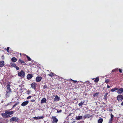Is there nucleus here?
Instances as JSON below:
<instances>
[{
	"instance_id": "f257e3e1",
	"label": "nucleus",
	"mask_w": 123,
	"mask_h": 123,
	"mask_svg": "<svg viewBox=\"0 0 123 123\" xmlns=\"http://www.w3.org/2000/svg\"><path fill=\"white\" fill-rule=\"evenodd\" d=\"M11 85L10 84H8L7 85L6 91V92L5 97L6 98L9 97L11 93L12 92V90L10 87Z\"/></svg>"
},
{
	"instance_id": "f03ea898",
	"label": "nucleus",
	"mask_w": 123,
	"mask_h": 123,
	"mask_svg": "<svg viewBox=\"0 0 123 123\" xmlns=\"http://www.w3.org/2000/svg\"><path fill=\"white\" fill-rule=\"evenodd\" d=\"M18 75L21 77H24L25 76V73L23 70H21L20 72L18 73Z\"/></svg>"
},
{
	"instance_id": "7ed1b4c3",
	"label": "nucleus",
	"mask_w": 123,
	"mask_h": 123,
	"mask_svg": "<svg viewBox=\"0 0 123 123\" xmlns=\"http://www.w3.org/2000/svg\"><path fill=\"white\" fill-rule=\"evenodd\" d=\"M117 98L119 101L121 102L123 99V96L121 95H118L117 97Z\"/></svg>"
},
{
	"instance_id": "20e7f679",
	"label": "nucleus",
	"mask_w": 123,
	"mask_h": 123,
	"mask_svg": "<svg viewBox=\"0 0 123 123\" xmlns=\"http://www.w3.org/2000/svg\"><path fill=\"white\" fill-rule=\"evenodd\" d=\"M18 118L16 117H12L10 120L9 121L11 122L12 121H15V122H18Z\"/></svg>"
},
{
	"instance_id": "39448f33",
	"label": "nucleus",
	"mask_w": 123,
	"mask_h": 123,
	"mask_svg": "<svg viewBox=\"0 0 123 123\" xmlns=\"http://www.w3.org/2000/svg\"><path fill=\"white\" fill-rule=\"evenodd\" d=\"M52 119L53 120V123H56L58 121V119L55 116L52 117Z\"/></svg>"
},
{
	"instance_id": "423d86ee",
	"label": "nucleus",
	"mask_w": 123,
	"mask_h": 123,
	"mask_svg": "<svg viewBox=\"0 0 123 123\" xmlns=\"http://www.w3.org/2000/svg\"><path fill=\"white\" fill-rule=\"evenodd\" d=\"M92 116V115L88 114H86L85 115L83 116L84 119L86 118H88L91 117Z\"/></svg>"
},
{
	"instance_id": "0eeeda50",
	"label": "nucleus",
	"mask_w": 123,
	"mask_h": 123,
	"mask_svg": "<svg viewBox=\"0 0 123 123\" xmlns=\"http://www.w3.org/2000/svg\"><path fill=\"white\" fill-rule=\"evenodd\" d=\"M5 112L8 115H12L14 113V112L13 111H9L7 110L5 111Z\"/></svg>"
},
{
	"instance_id": "6e6552de",
	"label": "nucleus",
	"mask_w": 123,
	"mask_h": 123,
	"mask_svg": "<svg viewBox=\"0 0 123 123\" xmlns=\"http://www.w3.org/2000/svg\"><path fill=\"white\" fill-rule=\"evenodd\" d=\"M117 92L118 94H121L123 92V88H120L118 89V91Z\"/></svg>"
},
{
	"instance_id": "1a4fd4ad",
	"label": "nucleus",
	"mask_w": 123,
	"mask_h": 123,
	"mask_svg": "<svg viewBox=\"0 0 123 123\" xmlns=\"http://www.w3.org/2000/svg\"><path fill=\"white\" fill-rule=\"evenodd\" d=\"M37 85V84L34 82L32 83L31 84V87L32 88L34 89L35 90L36 89V87Z\"/></svg>"
},
{
	"instance_id": "9d476101",
	"label": "nucleus",
	"mask_w": 123,
	"mask_h": 123,
	"mask_svg": "<svg viewBox=\"0 0 123 123\" xmlns=\"http://www.w3.org/2000/svg\"><path fill=\"white\" fill-rule=\"evenodd\" d=\"M42 79V77H37L36 78V81L38 82H39L41 81Z\"/></svg>"
},
{
	"instance_id": "9b49d317",
	"label": "nucleus",
	"mask_w": 123,
	"mask_h": 123,
	"mask_svg": "<svg viewBox=\"0 0 123 123\" xmlns=\"http://www.w3.org/2000/svg\"><path fill=\"white\" fill-rule=\"evenodd\" d=\"M29 101H28L24 102L21 104V106H24L27 105Z\"/></svg>"
},
{
	"instance_id": "f8f14e48",
	"label": "nucleus",
	"mask_w": 123,
	"mask_h": 123,
	"mask_svg": "<svg viewBox=\"0 0 123 123\" xmlns=\"http://www.w3.org/2000/svg\"><path fill=\"white\" fill-rule=\"evenodd\" d=\"M60 99V98L57 95H56L54 98V101H59Z\"/></svg>"
},
{
	"instance_id": "ddd939ff",
	"label": "nucleus",
	"mask_w": 123,
	"mask_h": 123,
	"mask_svg": "<svg viewBox=\"0 0 123 123\" xmlns=\"http://www.w3.org/2000/svg\"><path fill=\"white\" fill-rule=\"evenodd\" d=\"M33 75L31 74H28L27 76V78L28 79H31L33 77Z\"/></svg>"
},
{
	"instance_id": "4468645a",
	"label": "nucleus",
	"mask_w": 123,
	"mask_h": 123,
	"mask_svg": "<svg viewBox=\"0 0 123 123\" xmlns=\"http://www.w3.org/2000/svg\"><path fill=\"white\" fill-rule=\"evenodd\" d=\"M44 118L43 116L35 117H33V118L36 119H42Z\"/></svg>"
},
{
	"instance_id": "2eb2a0df",
	"label": "nucleus",
	"mask_w": 123,
	"mask_h": 123,
	"mask_svg": "<svg viewBox=\"0 0 123 123\" xmlns=\"http://www.w3.org/2000/svg\"><path fill=\"white\" fill-rule=\"evenodd\" d=\"M46 99L45 98H43L41 101V102L42 103H45L46 102Z\"/></svg>"
},
{
	"instance_id": "dca6fc26",
	"label": "nucleus",
	"mask_w": 123,
	"mask_h": 123,
	"mask_svg": "<svg viewBox=\"0 0 123 123\" xmlns=\"http://www.w3.org/2000/svg\"><path fill=\"white\" fill-rule=\"evenodd\" d=\"M82 116H77L75 117V119L77 120H80L82 119Z\"/></svg>"
},
{
	"instance_id": "f3484780",
	"label": "nucleus",
	"mask_w": 123,
	"mask_h": 123,
	"mask_svg": "<svg viewBox=\"0 0 123 123\" xmlns=\"http://www.w3.org/2000/svg\"><path fill=\"white\" fill-rule=\"evenodd\" d=\"M4 65V61H0V67H3Z\"/></svg>"
},
{
	"instance_id": "a211bd4d",
	"label": "nucleus",
	"mask_w": 123,
	"mask_h": 123,
	"mask_svg": "<svg viewBox=\"0 0 123 123\" xmlns=\"http://www.w3.org/2000/svg\"><path fill=\"white\" fill-rule=\"evenodd\" d=\"M19 61L23 65H25L26 64V63L21 59H19Z\"/></svg>"
},
{
	"instance_id": "6ab92c4d",
	"label": "nucleus",
	"mask_w": 123,
	"mask_h": 123,
	"mask_svg": "<svg viewBox=\"0 0 123 123\" xmlns=\"http://www.w3.org/2000/svg\"><path fill=\"white\" fill-rule=\"evenodd\" d=\"M85 101L83 100L81 101L79 103L78 105L80 106H81L84 103Z\"/></svg>"
},
{
	"instance_id": "aec40b11",
	"label": "nucleus",
	"mask_w": 123,
	"mask_h": 123,
	"mask_svg": "<svg viewBox=\"0 0 123 123\" xmlns=\"http://www.w3.org/2000/svg\"><path fill=\"white\" fill-rule=\"evenodd\" d=\"M108 94V92L106 93L104 97V99L105 100H106L107 99V96Z\"/></svg>"
},
{
	"instance_id": "412c9836",
	"label": "nucleus",
	"mask_w": 123,
	"mask_h": 123,
	"mask_svg": "<svg viewBox=\"0 0 123 123\" xmlns=\"http://www.w3.org/2000/svg\"><path fill=\"white\" fill-rule=\"evenodd\" d=\"M2 116L4 117H6L7 114L5 112V113H2L1 114Z\"/></svg>"
},
{
	"instance_id": "4be33fe9",
	"label": "nucleus",
	"mask_w": 123,
	"mask_h": 123,
	"mask_svg": "<svg viewBox=\"0 0 123 123\" xmlns=\"http://www.w3.org/2000/svg\"><path fill=\"white\" fill-rule=\"evenodd\" d=\"M12 61L13 62H16L17 61V59L14 57H12L11 59Z\"/></svg>"
},
{
	"instance_id": "5701e85b",
	"label": "nucleus",
	"mask_w": 123,
	"mask_h": 123,
	"mask_svg": "<svg viewBox=\"0 0 123 123\" xmlns=\"http://www.w3.org/2000/svg\"><path fill=\"white\" fill-rule=\"evenodd\" d=\"M99 93L98 92H95L94 93L93 96L94 97H98V95Z\"/></svg>"
},
{
	"instance_id": "b1692460",
	"label": "nucleus",
	"mask_w": 123,
	"mask_h": 123,
	"mask_svg": "<svg viewBox=\"0 0 123 123\" xmlns=\"http://www.w3.org/2000/svg\"><path fill=\"white\" fill-rule=\"evenodd\" d=\"M99 80V78L98 77H97L95 79L94 81L95 83H97L98 81Z\"/></svg>"
},
{
	"instance_id": "393cba45",
	"label": "nucleus",
	"mask_w": 123,
	"mask_h": 123,
	"mask_svg": "<svg viewBox=\"0 0 123 123\" xmlns=\"http://www.w3.org/2000/svg\"><path fill=\"white\" fill-rule=\"evenodd\" d=\"M55 74L54 73H51L50 74H49L48 75L51 77H52Z\"/></svg>"
},
{
	"instance_id": "a878e982",
	"label": "nucleus",
	"mask_w": 123,
	"mask_h": 123,
	"mask_svg": "<svg viewBox=\"0 0 123 123\" xmlns=\"http://www.w3.org/2000/svg\"><path fill=\"white\" fill-rule=\"evenodd\" d=\"M19 102H17L16 103L15 105H14L12 107V108H14L18 104Z\"/></svg>"
},
{
	"instance_id": "bb28decb",
	"label": "nucleus",
	"mask_w": 123,
	"mask_h": 123,
	"mask_svg": "<svg viewBox=\"0 0 123 123\" xmlns=\"http://www.w3.org/2000/svg\"><path fill=\"white\" fill-rule=\"evenodd\" d=\"M10 65L11 66H13L14 67V66L15 65H16L14 63L11 62L10 63Z\"/></svg>"
},
{
	"instance_id": "cd10ccee",
	"label": "nucleus",
	"mask_w": 123,
	"mask_h": 123,
	"mask_svg": "<svg viewBox=\"0 0 123 123\" xmlns=\"http://www.w3.org/2000/svg\"><path fill=\"white\" fill-rule=\"evenodd\" d=\"M14 67L17 70H18L19 69V68L18 67H17L16 65L14 66Z\"/></svg>"
},
{
	"instance_id": "c85d7f7f",
	"label": "nucleus",
	"mask_w": 123,
	"mask_h": 123,
	"mask_svg": "<svg viewBox=\"0 0 123 123\" xmlns=\"http://www.w3.org/2000/svg\"><path fill=\"white\" fill-rule=\"evenodd\" d=\"M111 118L110 119H113V118L114 117V116L113 115L112 113H111Z\"/></svg>"
},
{
	"instance_id": "c756f323",
	"label": "nucleus",
	"mask_w": 123,
	"mask_h": 123,
	"mask_svg": "<svg viewBox=\"0 0 123 123\" xmlns=\"http://www.w3.org/2000/svg\"><path fill=\"white\" fill-rule=\"evenodd\" d=\"M26 57H27V58L29 60V61L31 60V59L27 55H26Z\"/></svg>"
},
{
	"instance_id": "7c9ffc66",
	"label": "nucleus",
	"mask_w": 123,
	"mask_h": 123,
	"mask_svg": "<svg viewBox=\"0 0 123 123\" xmlns=\"http://www.w3.org/2000/svg\"><path fill=\"white\" fill-rule=\"evenodd\" d=\"M112 119H110L108 123H112Z\"/></svg>"
},
{
	"instance_id": "2f4dec72",
	"label": "nucleus",
	"mask_w": 123,
	"mask_h": 123,
	"mask_svg": "<svg viewBox=\"0 0 123 123\" xmlns=\"http://www.w3.org/2000/svg\"><path fill=\"white\" fill-rule=\"evenodd\" d=\"M109 82V80L107 79H106L105 81V82L106 83H107Z\"/></svg>"
},
{
	"instance_id": "473e14b6",
	"label": "nucleus",
	"mask_w": 123,
	"mask_h": 123,
	"mask_svg": "<svg viewBox=\"0 0 123 123\" xmlns=\"http://www.w3.org/2000/svg\"><path fill=\"white\" fill-rule=\"evenodd\" d=\"M111 92H113L115 91L114 88L111 89Z\"/></svg>"
},
{
	"instance_id": "72a5a7b5",
	"label": "nucleus",
	"mask_w": 123,
	"mask_h": 123,
	"mask_svg": "<svg viewBox=\"0 0 123 123\" xmlns=\"http://www.w3.org/2000/svg\"><path fill=\"white\" fill-rule=\"evenodd\" d=\"M62 111L61 110H60L59 111H57V113H60L61 112H62Z\"/></svg>"
},
{
	"instance_id": "f704fd0d",
	"label": "nucleus",
	"mask_w": 123,
	"mask_h": 123,
	"mask_svg": "<svg viewBox=\"0 0 123 123\" xmlns=\"http://www.w3.org/2000/svg\"><path fill=\"white\" fill-rule=\"evenodd\" d=\"M118 68L115 69H113L112 70V72H113L116 71V70H118Z\"/></svg>"
},
{
	"instance_id": "c9c22d12",
	"label": "nucleus",
	"mask_w": 123,
	"mask_h": 123,
	"mask_svg": "<svg viewBox=\"0 0 123 123\" xmlns=\"http://www.w3.org/2000/svg\"><path fill=\"white\" fill-rule=\"evenodd\" d=\"M9 47H7L6 49V50L8 52H9Z\"/></svg>"
},
{
	"instance_id": "e433bc0d",
	"label": "nucleus",
	"mask_w": 123,
	"mask_h": 123,
	"mask_svg": "<svg viewBox=\"0 0 123 123\" xmlns=\"http://www.w3.org/2000/svg\"><path fill=\"white\" fill-rule=\"evenodd\" d=\"M114 88L115 91H116V90L118 91V88H117V87H115V88Z\"/></svg>"
},
{
	"instance_id": "4c0bfd02",
	"label": "nucleus",
	"mask_w": 123,
	"mask_h": 123,
	"mask_svg": "<svg viewBox=\"0 0 123 123\" xmlns=\"http://www.w3.org/2000/svg\"><path fill=\"white\" fill-rule=\"evenodd\" d=\"M43 87L44 89H45L47 88V86L46 85H45L43 86Z\"/></svg>"
},
{
	"instance_id": "58836bf2",
	"label": "nucleus",
	"mask_w": 123,
	"mask_h": 123,
	"mask_svg": "<svg viewBox=\"0 0 123 123\" xmlns=\"http://www.w3.org/2000/svg\"><path fill=\"white\" fill-rule=\"evenodd\" d=\"M10 117V116L9 115H8L7 114L6 115V118H8Z\"/></svg>"
},
{
	"instance_id": "ea45409f",
	"label": "nucleus",
	"mask_w": 123,
	"mask_h": 123,
	"mask_svg": "<svg viewBox=\"0 0 123 123\" xmlns=\"http://www.w3.org/2000/svg\"><path fill=\"white\" fill-rule=\"evenodd\" d=\"M118 69L119 70V71L120 72V73H122V70L120 69H118Z\"/></svg>"
},
{
	"instance_id": "a19ab883",
	"label": "nucleus",
	"mask_w": 123,
	"mask_h": 123,
	"mask_svg": "<svg viewBox=\"0 0 123 123\" xmlns=\"http://www.w3.org/2000/svg\"><path fill=\"white\" fill-rule=\"evenodd\" d=\"M31 96H29V97H27V99H28L30 98H31Z\"/></svg>"
},
{
	"instance_id": "79ce46f5",
	"label": "nucleus",
	"mask_w": 123,
	"mask_h": 123,
	"mask_svg": "<svg viewBox=\"0 0 123 123\" xmlns=\"http://www.w3.org/2000/svg\"><path fill=\"white\" fill-rule=\"evenodd\" d=\"M103 121V119L102 118H100V123H102Z\"/></svg>"
},
{
	"instance_id": "37998d69",
	"label": "nucleus",
	"mask_w": 123,
	"mask_h": 123,
	"mask_svg": "<svg viewBox=\"0 0 123 123\" xmlns=\"http://www.w3.org/2000/svg\"><path fill=\"white\" fill-rule=\"evenodd\" d=\"M98 123H100V118H99L98 120Z\"/></svg>"
},
{
	"instance_id": "c03bdc74",
	"label": "nucleus",
	"mask_w": 123,
	"mask_h": 123,
	"mask_svg": "<svg viewBox=\"0 0 123 123\" xmlns=\"http://www.w3.org/2000/svg\"><path fill=\"white\" fill-rule=\"evenodd\" d=\"M34 101H35L34 100V99H32V100H31V102H33Z\"/></svg>"
},
{
	"instance_id": "a18cd8bd",
	"label": "nucleus",
	"mask_w": 123,
	"mask_h": 123,
	"mask_svg": "<svg viewBox=\"0 0 123 123\" xmlns=\"http://www.w3.org/2000/svg\"><path fill=\"white\" fill-rule=\"evenodd\" d=\"M73 81L75 83H76L77 82V81L74 80H73Z\"/></svg>"
},
{
	"instance_id": "49530a36",
	"label": "nucleus",
	"mask_w": 123,
	"mask_h": 123,
	"mask_svg": "<svg viewBox=\"0 0 123 123\" xmlns=\"http://www.w3.org/2000/svg\"><path fill=\"white\" fill-rule=\"evenodd\" d=\"M110 87L108 85H107V88H110Z\"/></svg>"
},
{
	"instance_id": "de8ad7c7",
	"label": "nucleus",
	"mask_w": 123,
	"mask_h": 123,
	"mask_svg": "<svg viewBox=\"0 0 123 123\" xmlns=\"http://www.w3.org/2000/svg\"><path fill=\"white\" fill-rule=\"evenodd\" d=\"M121 105L123 106V101L121 103Z\"/></svg>"
},
{
	"instance_id": "09e8293b",
	"label": "nucleus",
	"mask_w": 123,
	"mask_h": 123,
	"mask_svg": "<svg viewBox=\"0 0 123 123\" xmlns=\"http://www.w3.org/2000/svg\"><path fill=\"white\" fill-rule=\"evenodd\" d=\"M75 122V121H74L73 122H72L71 123H74Z\"/></svg>"
},
{
	"instance_id": "8fccbe9b",
	"label": "nucleus",
	"mask_w": 123,
	"mask_h": 123,
	"mask_svg": "<svg viewBox=\"0 0 123 123\" xmlns=\"http://www.w3.org/2000/svg\"><path fill=\"white\" fill-rule=\"evenodd\" d=\"M71 115V114H69V115H68V116H70Z\"/></svg>"
},
{
	"instance_id": "3c124183",
	"label": "nucleus",
	"mask_w": 123,
	"mask_h": 123,
	"mask_svg": "<svg viewBox=\"0 0 123 123\" xmlns=\"http://www.w3.org/2000/svg\"><path fill=\"white\" fill-rule=\"evenodd\" d=\"M70 80H71L73 81V80H72V79H70Z\"/></svg>"
},
{
	"instance_id": "603ef678",
	"label": "nucleus",
	"mask_w": 123,
	"mask_h": 123,
	"mask_svg": "<svg viewBox=\"0 0 123 123\" xmlns=\"http://www.w3.org/2000/svg\"><path fill=\"white\" fill-rule=\"evenodd\" d=\"M109 111H111V110H109Z\"/></svg>"
},
{
	"instance_id": "864d4df0",
	"label": "nucleus",
	"mask_w": 123,
	"mask_h": 123,
	"mask_svg": "<svg viewBox=\"0 0 123 123\" xmlns=\"http://www.w3.org/2000/svg\"><path fill=\"white\" fill-rule=\"evenodd\" d=\"M94 78L92 79V80H94Z\"/></svg>"
},
{
	"instance_id": "5fc2aeb1",
	"label": "nucleus",
	"mask_w": 123,
	"mask_h": 123,
	"mask_svg": "<svg viewBox=\"0 0 123 123\" xmlns=\"http://www.w3.org/2000/svg\"><path fill=\"white\" fill-rule=\"evenodd\" d=\"M11 110V109H10V110H9V111H10V110Z\"/></svg>"
},
{
	"instance_id": "6e6d98bb",
	"label": "nucleus",
	"mask_w": 123,
	"mask_h": 123,
	"mask_svg": "<svg viewBox=\"0 0 123 123\" xmlns=\"http://www.w3.org/2000/svg\"><path fill=\"white\" fill-rule=\"evenodd\" d=\"M116 70V71H117V70Z\"/></svg>"
}]
</instances>
